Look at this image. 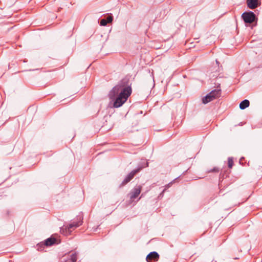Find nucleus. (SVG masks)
Masks as SVG:
<instances>
[{"mask_svg":"<svg viewBox=\"0 0 262 262\" xmlns=\"http://www.w3.org/2000/svg\"><path fill=\"white\" fill-rule=\"evenodd\" d=\"M105 19L107 24L111 23L113 20L112 16H107Z\"/></svg>","mask_w":262,"mask_h":262,"instance_id":"f3484780","label":"nucleus"},{"mask_svg":"<svg viewBox=\"0 0 262 262\" xmlns=\"http://www.w3.org/2000/svg\"><path fill=\"white\" fill-rule=\"evenodd\" d=\"M242 17L244 22L247 24H252L256 19L255 14L252 11L244 12L242 15Z\"/></svg>","mask_w":262,"mask_h":262,"instance_id":"423d86ee","label":"nucleus"},{"mask_svg":"<svg viewBox=\"0 0 262 262\" xmlns=\"http://www.w3.org/2000/svg\"><path fill=\"white\" fill-rule=\"evenodd\" d=\"M247 6L251 9L256 8L259 5L258 0H247Z\"/></svg>","mask_w":262,"mask_h":262,"instance_id":"9d476101","label":"nucleus"},{"mask_svg":"<svg viewBox=\"0 0 262 262\" xmlns=\"http://www.w3.org/2000/svg\"><path fill=\"white\" fill-rule=\"evenodd\" d=\"M107 24L105 18H103L100 20V26H105Z\"/></svg>","mask_w":262,"mask_h":262,"instance_id":"dca6fc26","label":"nucleus"},{"mask_svg":"<svg viewBox=\"0 0 262 262\" xmlns=\"http://www.w3.org/2000/svg\"><path fill=\"white\" fill-rule=\"evenodd\" d=\"M148 166V163L147 162H144L141 163L138 166V167L132 170L124 179L122 182L119 186V187L121 188L126 184H127L129 182H130L134 177V176L138 173L144 167H146Z\"/></svg>","mask_w":262,"mask_h":262,"instance_id":"7ed1b4c3","label":"nucleus"},{"mask_svg":"<svg viewBox=\"0 0 262 262\" xmlns=\"http://www.w3.org/2000/svg\"><path fill=\"white\" fill-rule=\"evenodd\" d=\"M228 165L229 168H232L233 165V161L232 158H228Z\"/></svg>","mask_w":262,"mask_h":262,"instance_id":"4468645a","label":"nucleus"},{"mask_svg":"<svg viewBox=\"0 0 262 262\" xmlns=\"http://www.w3.org/2000/svg\"><path fill=\"white\" fill-rule=\"evenodd\" d=\"M57 239L52 236L46 239L44 242H41L37 245V250L42 251L45 247H49L57 244Z\"/></svg>","mask_w":262,"mask_h":262,"instance_id":"39448f33","label":"nucleus"},{"mask_svg":"<svg viewBox=\"0 0 262 262\" xmlns=\"http://www.w3.org/2000/svg\"><path fill=\"white\" fill-rule=\"evenodd\" d=\"M213 99H214V97H212V96L211 95V94L208 93L202 98V103L206 104L212 101Z\"/></svg>","mask_w":262,"mask_h":262,"instance_id":"9b49d317","label":"nucleus"},{"mask_svg":"<svg viewBox=\"0 0 262 262\" xmlns=\"http://www.w3.org/2000/svg\"><path fill=\"white\" fill-rule=\"evenodd\" d=\"M219 172V168L217 167H214L209 170H208V172Z\"/></svg>","mask_w":262,"mask_h":262,"instance_id":"2eb2a0df","label":"nucleus"},{"mask_svg":"<svg viewBox=\"0 0 262 262\" xmlns=\"http://www.w3.org/2000/svg\"><path fill=\"white\" fill-rule=\"evenodd\" d=\"M221 91L220 89H215L211 91L209 94H211V95L214 97V99L219 97L221 95Z\"/></svg>","mask_w":262,"mask_h":262,"instance_id":"ddd939ff","label":"nucleus"},{"mask_svg":"<svg viewBox=\"0 0 262 262\" xmlns=\"http://www.w3.org/2000/svg\"><path fill=\"white\" fill-rule=\"evenodd\" d=\"M7 214H9V211H8V212H7Z\"/></svg>","mask_w":262,"mask_h":262,"instance_id":"6ab92c4d","label":"nucleus"},{"mask_svg":"<svg viewBox=\"0 0 262 262\" xmlns=\"http://www.w3.org/2000/svg\"><path fill=\"white\" fill-rule=\"evenodd\" d=\"M171 184V183H170L168 184L166 186H165V188H164L163 190L162 193H161V195L165 192V191L166 190V188H169Z\"/></svg>","mask_w":262,"mask_h":262,"instance_id":"a211bd4d","label":"nucleus"},{"mask_svg":"<svg viewBox=\"0 0 262 262\" xmlns=\"http://www.w3.org/2000/svg\"><path fill=\"white\" fill-rule=\"evenodd\" d=\"M77 259V254L76 253H74L70 255L63 257L61 259L60 262H76Z\"/></svg>","mask_w":262,"mask_h":262,"instance_id":"1a4fd4ad","label":"nucleus"},{"mask_svg":"<svg viewBox=\"0 0 262 262\" xmlns=\"http://www.w3.org/2000/svg\"><path fill=\"white\" fill-rule=\"evenodd\" d=\"M142 187L140 185L136 186L130 192V200L133 201L140 194Z\"/></svg>","mask_w":262,"mask_h":262,"instance_id":"0eeeda50","label":"nucleus"},{"mask_svg":"<svg viewBox=\"0 0 262 262\" xmlns=\"http://www.w3.org/2000/svg\"><path fill=\"white\" fill-rule=\"evenodd\" d=\"M131 85L128 79L124 78L111 90L108 97L113 101L114 107H119L126 101L132 94Z\"/></svg>","mask_w":262,"mask_h":262,"instance_id":"f257e3e1","label":"nucleus"},{"mask_svg":"<svg viewBox=\"0 0 262 262\" xmlns=\"http://www.w3.org/2000/svg\"><path fill=\"white\" fill-rule=\"evenodd\" d=\"M78 221L73 222L67 226L62 227L60 228V232L64 235H68L71 234L72 231L76 228L81 225L82 224L83 217L82 216L79 215L78 217Z\"/></svg>","mask_w":262,"mask_h":262,"instance_id":"f03ea898","label":"nucleus"},{"mask_svg":"<svg viewBox=\"0 0 262 262\" xmlns=\"http://www.w3.org/2000/svg\"><path fill=\"white\" fill-rule=\"evenodd\" d=\"M159 258V254L155 251L149 253L146 258L147 262H154L157 261Z\"/></svg>","mask_w":262,"mask_h":262,"instance_id":"6e6552de","label":"nucleus"},{"mask_svg":"<svg viewBox=\"0 0 262 262\" xmlns=\"http://www.w3.org/2000/svg\"><path fill=\"white\" fill-rule=\"evenodd\" d=\"M148 166V163L147 162H144L141 163L138 166V167L132 170L124 179L122 182L119 186V187L121 188L126 184H127L129 182H130L134 177V176L138 173L144 167H146Z\"/></svg>","mask_w":262,"mask_h":262,"instance_id":"20e7f679","label":"nucleus"},{"mask_svg":"<svg viewBox=\"0 0 262 262\" xmlns=\"http://www.w3.org/2000/svg\"><path fill=\"white\" fill-rule=\"evenodd\" d=\"M250 105V102L247 99L243 100L239 104V108L241 110H244L248 107Z\"/></svg>","mask_w":262,"mask_h":262,"instance_id":"f8f14e48","label":"nucleus"}]
</instances>
